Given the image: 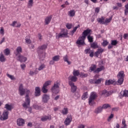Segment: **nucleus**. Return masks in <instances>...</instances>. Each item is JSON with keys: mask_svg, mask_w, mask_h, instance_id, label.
<instances>
[{"mask_svg": "<svg viewBox=\"0 0 128 128\" xmlns=\"http://www.w3.org/2000/svg\"><path fill=\"white\" fill-rule=\"evenodd\" d=\"M18 92L20 96H24V94H26V96H25V102H24L22 106L23 108H25V110L30 108V90L28 88H24V85L22 84H20L19 86Z\"/></svg>", "mask_w": 128, "mask_h": 128, "instance_id": "nucleus-1", "label": "nucleus"}, {"mask_svg": "<svg viewBox=\"0 0 128 128\" xmlns=\"http://www.w3.org/2000/svg\"><path fill=\"white\" fill-rule=\"evenodd\" d=\"M92 32V31L89 28L84 30L82 33V36L79 38H80V40H76V44L79 46H84V44H86L84 40H86V36H91Z\"/></svg>", "mask_w": 128, "mask_h": 128, "instance_id": "nucleus-2", "label": "nucleus"}, {"mask_svg": "<svg viewBox=\"0 0 128 128\" xmlns=\"http://www.w3.org/2000/svg\"><path fill=\"white\" fill-rule=\"evenodd\" d=\"M56 40L62 38H69L68 30L64 28H62L59 34L56 33Z\"/></svg>", "mask_w": 128, "mask_h": 128, "instance_id": "nucleus-3", "label": "nucleus"}, {"mask_svg": "<svg viewBox=\"0 0 128 128\" xmlns=\"http://www.w3.org/2000/svg\"><path fill=\"white\" fill-rule=\"evenodd\" d=\"M51 90L53 94H58L60 92V83L58 82H54Z\"/></svg>", "mask_w": 128, "mask_h": 128, "instance_id": "nucleus-4", "label": "nucleus"}, {"mask_svg": "<svg viewBox=\"0 0 128 128\" xmlns=\"http://www.w3.org/2000/svg\"><path fill=\"white\" fill-rule=\"evenodd\" d=\"M96 98H98L96 93V92H92L88 98V104L90 106H93V104H96V102H94V100H96Z\"/></svg>", "mask_w": 128, "mask_h": 128, "instance_id": "nucleus-5", "label": "nucleus"}, {"mask_svg": "<svg viewBox=\"0 0 128 128\" xmlns=\"http://www.w3.org/2000/svg\"><path fill=\"white\" fill-rule=\"evenodd\" d=\"M8 111H4L2 115L0 116V120H6L8 118Z\"/></svg>", "mask_w": 128, "mask_h": 128, "instance_id": "nucleus-6", "label": "nucleus"}, {"mask_svg": "<svg viewBox=\"0 0 128 128\" xmlns=\"http://www.w3.org/2000/svg\"><path fill=\"white\" fill-rule=\"evenodd\" d=\"M72 122V116L68 115L64 122V124L65 126H70Z\"/></svg>", "mask_w": 128, "mask_h": 128, "instance_id": "nucleus-7", "label": "nucleus"}, {"mask_svg": "<svg viewBox=\"0 0 128 128\" xmlns=\"http://www.w3.org/2000/svg\"><path fill=\"white\" fill-rule=\"evenodd\" d=\"M50 84H52V82L47 81L44 84L43 87L42 88V92L44 94H46V92H48V89H46V88H48V86H50Z\"/></svg>", "mask_w": 128, "mask_h": 128, "instance_id": "nucleus-8", "label": "nucleus"}, {"mask_svg": "<svg viewBox=\"0 0 128 128\" xmlns=\"http://www.w3.org/2000/svg\"><path fill=\"white\" fill-rule=\"evenodd\" d=\"M37 53L38 54V56H39V58H44L42 54H44V50H42V48L38 46L36 50Z\"/></svg>", "mask_w": 128, "mask_h": 128, "instance_id": "nucleus-9", "label": "nucleus"}, {"mask_svg": "<svg viewBox=\"0 0 128 128\" xmlns=\"http://www.w3.org/2000/svg\"><path fill=\"white\" fill-rule=\"evenodd\" d=\"M68 84L71 87L72 92H76L77 87L74 85V82H69Z\"/></svg>", "mask_w": 128, "mask_h": 128, "instance_id": "nucleus-10", "label": "nucleus"}, {"mask_svg": "<svg viewBox=\"0 0 128 128\" xmlns=\"http://www.w3.org/2000/svg\"><path fill=\"white\" fill-rule=\"evenodd\" d=\"M84 52L86 54H90V58H94V50L92 51L90 50V48L85 49Z\"/></svg>", "mask_w": 128, "mask_h": 128, "instance_id": "nucleus-11", "label": "nucleus"}, {"mask_svg": "<svg viewBox=\"0 0 128 128\" xmlns=\"http://www.w3.org/2000/svg\"><path fill=\"white\" fill-rule=\"evenodd\" d=\"M110 84H116V82L114 80H106L105 82V86H110Z\"/></svg>", "mask_w": 128, "mask_h": 128, "instance_id": "nucleus-12", "label": "nucleus"}, {"mask_svg": "<svg viewBox=\"0 0 128 128\" xmlns=\"http://www.w3.org/2000/svg\"><path fill=\"white\" fill-rule=\"evenodd\" d=\"M16 124L18 126H22L24 124V120L22 118H19L17 120Z\"/></svg>", "mask_w": 128, "mask_h": 128, "instance_id": "nucleus-13", "label": "nucleus"}, {"mask_svg": "<svg viewBox=\"0 0 128 128\" xmlns=\"http://www.w3.org/2000/svg\"><path fill=\"white\" fill-rule=\"evenodd\" d=\"M22 52V48L20 46H18L17 47L16 49V52H14V54L16 55V56H18V54H20V52Z\"/></svg>", "mask_w": 128, "mask_h": 128, "instance_id": "nucleus-14", "label": "nucleus"}, {"mask_svg": "<svg viewBox=\"0 0 128 128\" xmlns=\"http://www.w3.org/2000/svg\"><path fill=\"white\" fill-rule=\"evenodd\" d=\"M69 82H76L78 80V78L76 76H70L68 78Z\"/></svg>", "mask_w": 128, "mask_h": 128, "instance_id": "nucleus-15", "label": "nucleus"}, {"mask_svg": "<svg viewBox=\"0 0 128 128\" xmlns=\"http://www.w3.org/2000/svg\"><path fill=\"white\" fill-rule=\"evenodd\" d=\"M52 15H50L46 17L44 20L45 24H49L50 22V21L52 20Z\"/></svg>", "mask_w": 128, "mask_h": 128, "instance_id": "nucleus-16", "label": "nucleus"}, {"mask_svg": "<svg viewBox=\"0 0 128 128\" xmlns=\"http://www.w3.org/2000/svg\"><path fill=\"white\" fill-rule=\"evenodd\" d=\"M34 94L36 96H40V87L37 86L35 88Z\"/></svg>", "mask_w": 128, "mask_h": 128, "instance_id": "nucleus-17", "label": "nucleus"}, {"mask_svg": "<svg viewBox=\"0 0 128 128\" xmlns=\"http://www.w3.org/2000/svg\"><path fill=\"white\" fill-rule=\"evenodd\" d=\"M42 122H46V120H52V116H44L41 118Z\"/></svg>", "mask_w": 128, "mask_h": 128, "instance_id": "nucleus-18", "label": "nucleus"}, {"mask_svg": "<svg viewBox=\"0 0 128 128\" xmlns=\"http://www.w3.org/2000/svg\"><path fill=\"white\" fill-rule=\"evenodd\" d=\"M19 62H26V60H28V57H26L23 56H18Z\"/></svg>", "mask_w": 128, "mask_h": 128, "instance_id": "nucleus-19", "label": "nucleus"}, {"mask_svg": "<svg viewBox=\"0 0 128 128\" xmlns=\"http://www.w3.org/2000/svg\"><path fill=\"white\" fill-rule=\"evenodd\" d=\"M78 28H80V25L78 24L77 26H76L75 27H74L73 28V30L70 32V34L72 35V36L74 34V32H76V30H78Z\"/></svg>", "mask_w": 128, "mask_h": 128, "instance_id": "nucleus-20", "label": "nucleus"}, {"mask_svg": "<svg viewBox=\"0 0 128 128\" xmlns=\"http://www.w3.org/2000/svg\"><path fill=\"white\" fill-rule=\"evenodd\" d=\"M97 22L100 24H105L104 16H102L101 18H97Z\"/></svg>", "mask_w": 128, "mask_h": 128, "instance_id": "nucleus-21", "label": "nucleus"}, {"mask_svg": "<svg viewBox=\"0 0 128 128\" xmlns=\"http://www.w3.org/2000/svg\"><path fill=\"white\" fill-rule=\"evenodd\" d=\"M125 76L126 75L124 74V72L120 71L117 74L118 78H124Z\"/></svg>", "mask_w": 128, "mask_h": 128, "instance_id": "nucleus-22", "label": "nucleus"}, {"mask_svg": "<svg viewBox=\"0 0 128 128\" xmlns=\"http://www.w3.org/2000/svg\"><path fill=\"white\" fill-rule=\"evenodd\" d=\"M48 100H50V96L44 94L42 97V100L44 102H48Z\"/></svg>", "mask_w": 128, "mask_h": 128, "instance_id": "nucleus-23", "label": "nucleus"}, {"mask_svg": "<svg viewBox=\"0 0 128 128\" xmlns=\"http://www.w3.org/2000/svg\"><path fill=\"white\" fill-rule=\"evenodd\" d=\"M104 66H101L100 68H96V70H95V74H98L100 72H102V70H104Z\"/></svg>", "mask_w": 128, "mask_h": 128, "instance_id": "nucleus-24", "label": "nucleus"}, {"mask_svg": "<svg viewBox=\"0 0 128 128\" xmlns=\"http://www.w3.org/2000/svg\"><path fill=\"white\" fill-rule=\"evenodd\" d=\"M90 47L94 50L96 48H98V45L96 42H94L90 44Z\"/></svg>", "mask_w": 128, "mask_h": 128, "instance_id": "nucleus-25", "label": "nucleus"}, {"mask_svg": "<svg viewBox=\"0 0 128 128\" xmlns=\"http://www.w3.org/2000/svg\"><path fill=\"white\" fill-rule=\"evenodd\" d=\"M68 15L69 16L71 17L74 16H76V12L74 11V10H70Z\"/></svg>", "mask_w": 128, "mask_h": 128, "instance_id": "nucleus-26", "label": "nucleus"}, {"mask_svg": "<svg viewBox=\"0 0 128 128\" xmlns=\"http://www.w3.org/2000/svg\"><path fill=\"white\" fill-rule=\"evenodd\" d=\"M0 62H6V58L4 54H2V52H1L0 54Z\"/></svg>", "mask_w": 128, "mask_h": 128, "instance_id": "nucleus-27", "label": "nucleus"}, {"mask_svg": "<svg viewBox=\"0 0 128 128\" xmlns=\"http://www.w3.org/2000/svg\"><path fill=\"white\" fill-rule=\"evenodd\" d=\"M80 70H74L73 71V76H80Z\"/></svg>", "mask_w": 128, "mask_h": 128, "instance_id": "nucleus-28", "label": "nucleus"}, {"mask_svg": "<svg viewBox=\"0 0 128 128\" xmlns=\"http://www.w3.org/2000/svg\"><path fill=\"white\" fill-rule=\"evenodd\" d=\"M63 60L64 62H67L68 64H70V62L68 60V54H66L65 56H63Z\"/></svg>", "mask_w": 128, "mask_h": 128, "instance_id": "nucleus-29", "label": "nucleus"}, {"mask_svg": "<svg viewBox=\"0 0 128 128\" xmlns=\"http://www.w3.org/2000/svg\"><path fill=\"white\" fill-rule=\"evenodd\" d=\"M96 65H92L90 67V72H94L96 73Z\"/></svg>", "mask_w": 128, "mask_h": 128, "instance_id": "nucleus-30", "label": "nucleus"}, {"mask_svg": "<svg viewBox=\"0 0 128 128\" xmlns=\"http://www.w3.org/2000/svg\"><path fill=\"white\" fill-rule=\"evenodd\" d=\"M124 78H118V86H122L124 82Z\"/></svg>", "mask_w": 128, "mask_h": 128, "instance_id": "nucleus-31", "label": "nucleus"}, {"mask_svg": "<svg viewBox=\"0 0 128 128\" xmlns=\"http://www.w3.org/2000/svg\"><path fill=\"white\" fill-rule=\"evenodd\" d=\"M60 55H56L52 58V60H53L54 62H58L60 60Z\"/></svg>", "mask_w": 128, "mask_h": 128, "instance_id": "nucleus-32", "label": "nucleus"}, {"mask_svg": "<svg viewBox=\"0 0 128 128\" xmlns=\"http://www.w3.org/2000/svg\"><path fill=\"white\" fill-rule=\"evenodd\" d=\"M34 6V0H29L28 2V8H30Z\"/></svg>", "mask_w": 128, "mask_h": 128, "instance_id": "nucleus-33", "label": "nucleus"}, {"mask_svg": "<svg viewBox=\"0 0 128 128\" xmlns=\"http://www.w3.org/2000/svg\"><path fill=\"white\" fill-rule=\"evenodd\" d=\"M102 112V107H98V108L96 109L94 112L96 114H100V112Z\"/></svg>", "mask_w": 128, "mask_h": 128, "instance_id": "nucleus-34", "label": "nucleus"}, {"mask_svg": "<svg viewBox=\"0 0 128 128\" xmlns=\"http://www.w3.org/2000/svg\"><path fill=\"white\" fill-rule=\"evenodd\" d=\"M5 108H6V110H12V106L8 104H6L5 105Z\"/></svg>", "mask_w": 128, "mask_h": 128, "instance_id": "nucleus-35", "label": "nucleus"}, {"mask_svg": "<svg viewBox=\"0 0 128 128\" xmlns=\"http://www.w3.org/2000/svg\"><path fill=\"white\" fill-rule=\"evenodd\" d=\"M87 38L89 42H94V36L90 35L87 36Z\"/></svg>", "mask_w": 128, "mask_h": 128, "instance_id": "nucleus-36", "label": "nucleus"}, {"mask_svg": "<svg viewBox=\"0 0 128 128\" xmlns=\"http://www.w3.org/2000/svg\"><path fill=\"white\" fill-rule=\"evenodd\" d=\"M122 124L123 126H121L120 128H128V126L126 124V120L124 118L122 119Z\"/></svg>", "mask_w": 128, "mask_h": 128, "instance_id": "nucleus-37", "label": "nucleus"}, {"mask_svg": "<svg viewBox=\"0 0 128 128\" xmlns=\"http://www.w3.org/2000/svg\"><path fill=\"white\" fill-rule=\"evenodd\" d=\"M112 16H111L109 18H106L104 20L105 24H109V22L112 21Z\"/></svg>", "mask_w": 128, "mask_h": 128, "instance_id": "nucleus-38", "label": "nucleus"}, {"mask_svg": "<svg viewBox=\"0 0 128 128\" xmlns=\"http://www.w3.org/2000/svg\"><path fill=\"white\" fill-rule=\"evenodd\" d=\"M68 108H64L62 110V114L65 115V114H68Z\"/></svg>", "mask_w": 128, "mask_h": 128, "instance_id": "nucleus-39", "label": "nucleus"}, {"mask_svg": "<svg viewBox=\"0 0 128 128\" xmlns=\"http://www.w3.org/2000/svg\"><path fill=\"white\" fill-rule=\"evenodd\" d=\"M108 44V42L107 40H104L102 43V46H106Z\"/></svg>", "mask_w": 128, "mask_h": 128, "instance_id": "nucleus-40", "label": "nucleus"}, {"mask_svg": "<svg viewBox=\"0 0 128 128\" xmlns=\"http://www.w3.org/2000/svg\"><path fill=\"white\" fill-rule=\"evenodd\" d=\"M102 108V109L104 108L106 110V108H110V105L108 104H103Z\"/></svg>", "mask_w": 128, "mask_h": 128, "instance_id": "nucleus-41", "label": "nucleus"}, {"mask_svg": "<svg viewBox=\"0 0 128 128\" xmlns=\"http://www.w3.org/2000/svg\"><path fill=\"white\" fill-rule=\"evenodd\" d=\"M82 98L83 100H85L86 98H88V92H86L83 94Z\"/></svg>", "mask_w": 128, "mask_h": 128, "instance_id": "nucleus-42", "label": "nucleus"}, {"mask_svg": "<svg viewBox=\"0 0 128 128\" xmlns=\"http://www.w3.org/2000/svg\"><path fill=\"white\" fill-rule=\"evenodd\" d=\"M4 52L6 54V56H8L10 54V49L8 48H6L4 50Z\"/></svg>", "mask_w": 128, "mask_h": 128, "instance_id": "nucleus-43", "label": "nucleus"}, {"mask_svg": "<svg viewBox=\"0 0 128 128\" xmlns=\"http://www.w3.org/2000/svg\"><path fill=\"white\" fill-rule=\"evenodd\" d=\"M118 42L117 40H112L111 41V44L112 46H116V44H118Z\"/></svg>", "mask_w": 128, "mask_h": 128, "instance_id": "nucleus-44", "label": "nucleus"}, {"mask_svg": "<svg viewBox=\"0 0 128 128\" xmlns=\"http://www.w3.org/2000/svg\"><path fill=\"white\" fill-rule=\"evenodd\" d=\"M43 50H46L48 48V44H44L41 46H39Z\"/></svg>", "mask_w": 128, "mask_h": 128, "instance_id": "nucleus-45", "label": "nucleus"}, {"mask_svg": "<svg viewBox=\"0 0 128 128\" xmlns=\"http://www.w3.org/2000/svg\"><path fill=\"white\" fill-rule=\"evenodd\" d=\"M44 68H46V65L41 64V65H40L38 70H44Z\"/></svg>", "mask_w": 128, "mask_h": 128, "instance_id": "nucleus-46", "label": "nucleus"}, {"mask_svg": "<svg viewBox=\"0 0 128 128\" xmlns=\"http://www.w3.org/2000/svg\"><path fill=\"white\" fill-rule=\"evenodd\" d=\"M7 76H8V78H9L11 79L12 80H16L14 76L12 75H10V74H7Z\"/></svg>", "mask_w": 128, "mask_h": 128, "instance_id": "nucleus-47", "label": "nucleus"}, {"mask_svg": "<svg viewBox=\"0 0 128 128\" xmlns=\"http://www.w3.org/2000/svg\"><path fill=\"white\" fill-rule=\"evenodd\" d=\"M102 80H103V79L102 78L98 79V80H95L96 84H100V82H102Z\"/></svg>", "mask_w": 128, "mask_h": 128, "instance_id": "nucleus-48", "label": "nucleus"}, {"mask_svg": "<svg viewBox=\"0 0 128 128\" xmlns=\"http://www.w3.org/2000/svg\"><path fill=\"white\" fill-rule=\"evenodd\" d=\"M72 24L68 23L66 24V28H68V30H70V28H72Z\"/></svg>", "mask_w": 128, "mask_h": 128, "instance_id": "nucleus-49", "label": "nucleus"}, {"mask_svg": "<svg viewBox=\"0 0 128 128\" xmlns=\"http://www.w3.org/2000/svg\"><path fill=\"white\" fill-rule=\"evenodd\" d=\"M104 48H102V47H100V48L98 49L97 52L100 54H102V52H104Z\"/></svg>", "mask_w": 128, "mask_h": 128, "instance_id": "nucleus-50", "label": "nucleus"}, {"mask_svg": "<svg viewBox=\"0 0 128 128\" xmlns=\"http://www.w3.org/2000/svg\"><path fill=\"white\" fill-rule=\"evenodd\" d=\"M86 76H88V74L80 72V78H86Z\"/></svg>", "mask_w": 128, "mask_h": 128, "instance_id": "nucleus-51", "label": "nucleus"}, {"mask_svg": "<svg viewBox=\"0 0 128 128\" xmlns=\"http://www.w3.org/2000/svg\"><path fill=\"white\" fill-rule=\"evenodd\" d=\"M114 114H112L107 119L108 122H110V120H112V119L114 118Z\"/></svg>", "mask_w": 128, "mask_h": 128, "instance_id": "nucleus-52", "label": "nucleus"}, {"mask_svg": "<svg viewBox=\"0 0 128 128\" xmlns=\"http://www.w3.org/2000/svg\"><path fill=\"white\" fill-rule=\"evenodd\" d=\"M124 96L128 98V90H124L123 94Z\"/></svg>", "mask_w": 128, "mask_h": 128, "instance_id": "nucleus-53", "label": "nucleus"}, {"mask_svg": "<svg viewBox=\"0 0 128 128\" xmlns=\"http://www.w3.org/2000/svg\"><path fill=\"white\" fill-rule=\"evenodd\" d=\"M25 40L26 44H32V40H30V39L26 38Z\"/></svg>", "mask_w": 128, "mask_h": 128, "instance_id": "nucleus-54", "label": "nucleus"}, {"mask_svg": "<svg viewBox=\"0 0 128 128\" xmlns=\"http://www.w3.org/2000/svg\"><path fill=\"white\" fill-rule=\"evenodd\" d=\"M0 34H4V27H2L0 30Z\"/></svg>", "mask_w": 128, "mask_h": 128, "instance_id": "nucleus-55", "label": "nucleus"}, {"mask_svg": "<svg viewBox=\"0 0 128 128\" xmlns=\"http://www.w3.org/2000/svg\"><path fill=\"white\" fill-rule=\"evenodd\" d=\"M38 36L39 40L41 41L42 40V34L38 33Z\"/></svg>", "mask_w": 128, "mask_h": 128, "instance_id": "nucleus-56", "label": "nucleus"}, {"mask_svg": "<svg viewBox=\"0 0 128 128\" xmlns=\"http://www.w3.org/2000/svg\"><path fill=\"white\" fill-rule=\"evenodd\" d=\"M123 38L124 40H126V38H128V33L124 34L123 36Z\"/></svg>", "mask_w": 128, "mask_h": 128, "instance_id": "nucleus-57", "label": "nucleus"}, {"mask_svg": "<svg viewBox=\"0 0 128 128\" xmlns=\"http://www.w3.org/2000/svg\"><path fill=\"white\" fill-rule=\"evenodd\" d=\"M90 84H96V80L91 79L90 80Z\"/></svg>", "mask_w": 128, "mask_h": 128, "instance_id": "nucleus-58", "label": "nucleus"}, {"mask_svg": "<svg viewBox=\"0 0 128 128\" xmlns=\"http://www.w3.org/2000/svg\"><path fill=\"white\" fill-rule=\"evenodd\" d=\"M21 68L23 70H24V68H26V64H21L20 65Z\"/></svg>", "mask_w": 128, "mask_h": 128, "instance_id": "nucleus-59", "label": "nucleus"}, {"mask_svg": "<svg viewBox=\"0 0 128 128\" xmlns=\"http://www.w3.org/2000/svg\"><path fill=\"white\" fill-rule=\"evenodd\" d=\"M95 12H97V14H98V12H100V8H95Z\"/></svg>", "mask_w": 128, "mask_h": 128, "instance_id": "nucleus-60", "label": "nucleus"}, {"mask_svg": "<svg viewBox=\"0 0 128 128\" xmlns=\"http://www.w3.org/2000/svg\"><path fill=\"white\" fill-rule=\"evenodd\" d=\"M29 74L30 75V76H34V74H34V71H32L30 70L29 72Z\"/></svg>", "mask_w": 128, "mask_h": 128, "instance_id": "nucleus-61", "label": "nucleus"}, {"mask_svg": "<svg viewBox=\"0 0 128 128\" xmlns=\"http://www.w3.org/2000/svg\"><path fill=\"white\" fill-rule=\"evenodd\" d=\"M124 15L125 16H128V9H126L124 10Z\"/></svg>", "mask_w": 128, "mask_h": 128, "instance_id": "nucleus-62", "label": "nucleus"}, {"mask_svg": "<svg viewBox=\"0 0 128 128\" xmlns=\"http://www.w3.org/2000/svg\"><path fill=\"white\" fill-rule=\"evenodd\" d=\"M85 128V126H84V124H80V125L78 127V128Z\"/></svg>", "mask_w": 128, "mask_h": 128, "instance_id": "nucleus-63", "label": "nucleus"}, {"mask_svg": "<svg viewBox=\"0 0 128 128\" xmlns=\"http://www.w3.org/2000/svg\"><path fill=\"white\" fill-rule=\"evenodd\" d=\"M120 124H116V125L115 126H114V128H120Z\"/></svg>", "mask_w": 128, "mask_h": 128, "instance_id": "nucleus-64", "label": "nucleus"}]
</instances>
